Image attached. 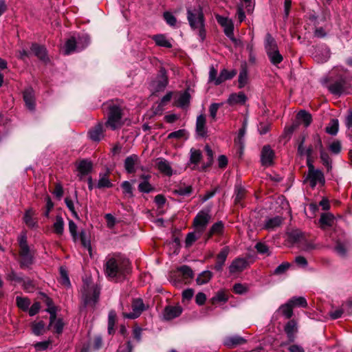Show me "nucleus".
Segmentation results:
<instances>
[{
    "label": "nucleus",
    "instance_id": "36",
    "mask_svg": "<svg viewBox=\"0 0 352 352\" xmlns=\"http://www.w3.org/2000/svg\"><path fill=\"white\" fill-rule=\"evenodd\" d=\"M76 38L77 40V51L82 50L89 44L90 39L89 36L86 34L78 35Z\"/></svg>",
    "mask_w": 352,
    "mask_h": 352
},
{
    "label": "nucleus",
    "instance_id": "13",
    "mask_svg": "<svg viewBox=\"0 0 352 352\" xmlns=\"http://www.w3.org/2000/svg\"><path fill=\"white\" fill-rule=\"evenodd\" d=\"M284 331L287 334L289 342H293L296 338V334L298 332V324L296 320H289L284 327Z\"/></svg>",
    "mask_w": 352,
    "mask_h": 352
},
{
    "label": "nucleus",
    "instance_id": "30",
    "mask_svg": "<svg viewBox=\"0 0 352 352\" xmlns=\"http://www.w3.org/2000/svg\"><path fill=\"white\" fill-rule=\"evenodd\" d=\"M21 257V265L28 267L32 263V256L30 252V249H21L19 252Z\"/></svg>",
    "mask_w": 352,
    "mask_h": 352
},
{
    "label": "nucleus",
    "instance_id": "18",
    "mask_svg": "<svg viewBox=\"0 0 352 352\" xmlns=\"http://www.w3.org/2000/svg\"><path fill=\"white\" fill-rule=\"evenodd\" d=\"M30 49L34 54L41 60L43 62L49 60L47 50L43 45H40L37 43H32Z\"/></svg>",
    "mask_w": 352,
    "mask_h": 352
},
{
    "label": "nucleus",
    "instance_id": "58",
    "mask_svg": "<svg viewBox=\"0 0 352 352\" xmlns=\"http://www.w3.org/2000/svg\"><path fill=\"white\" fill-rule=\"evenodd\" d=\"M201 236L195 232H189L186 237V247L191 246L194 242H195Z\"/></svg>",
    "mask_w": 352,
    "mask_h": 352
},
{
    "label": "nucleus",
    "instance_id": "14",
    "mask_svg": "<svg viewBox=\"0 0 352 352\" xmlns=\"http://www.w3.org/2000/svg\"><path fill=\"white\" fill-rule=\"evenodd\" d=\"M182 309L179 306H167L164 310L163 317L166 320H173L181 315Z\"/></svg>",
    "mask_w": 352,
    "mask_h": 352
},
{
    "label": "nucleus",
    "instance_id": "7",
    "mask_svg": "<svg viewBox=\"0 0 352 352\" xmlns=\"http://www.w3.org/2000/svg\"><path fill=\"white\" fill-rule=\"evenodd\" d=\"M218 23L223 28L225 34L234 43H236L237 40L234 36V24L231 19L220 15L216 16Z\"/></svg>",
    "mask_w": 352,
    "mask_h": 352
},
{
    "label": "nucleus",
    "instance_id": "42",
    "mask_svg": "<svg viewBox=\"0 0 352 352\" xmlns=\"http://www.w3.org/2000/svg\"><path fill=\"white\" fill-rule=\"evenodd\" d=\"M278 311L287 318L289 319L293 316V307L289 301L282 305Z\"/></svg>",
    "mask_w": 352,
    "mask_h": 352
},
{
    "label": "nucleus",
    "instance_id": "61",
    "mask_svg": "<svg viewBox=\"0 0 352 352\" xmlns=\"http://www.w3.org/2000/svg\"><path fill=\"white\" fill-rule=\"evenodd\" d=\"M60 275L61 283L69 287L70 285L69 278L67 276V270L63 267H60Z\"/></svg>",
    "mask_w": 352,
    "mask_h": 352
},
{
    "label": "nucleus",
    "instance_id": "16",
    "mask_svg": "<svg viewBox=\"0 0 352 352\" xmlns=\"http://www.w3.org/2000/svg\"><path fill=\"white\" fill-rule=\"evenodd\" d=\"M89 138L94 142H99L104 138L103 124L98 123L89 129L88 132Z\"/></svg>",
    "mask_w": 352,
    "mask_h": 352
},
{
    "label": "nucleus",
    "instance_id": "29",
    "mask_svg": "<svg viewBox=\"0 0 352 352\" xmlns=\"http://www.w3.org/2000/svg\"><path fill=\"white\" fill-rule=\"evenodd\" d=\"M297 122L303 124L305 127L309 126L312 121L311 116L305 110L300 111L296 116Z\"/></svg>",
    "mask_w": 352,
    "mask_h": 352
},
{
    "label": "nucleus",
    "instance_id": "55",
    "mask_svg": "<svg viewBox=\"0 0 352 352\" xmlns=\"http://www.w3.org/2000/svg\"><path fill=\"white\" fill-rule=\"evenodd\" d=\"M290 264L287 262L283 263L280 265H279L274 271L273 274L274 275H282L284 274L287 270L289 268Z\"/></svg>",
    "mask_w": 352,
    "mask_h": 352
},
{
    "label": "nucleus",
    "instance_id": "56",
    "mask_svg": "<svg viewBox=\"0 0 352 352\" xmlns=\"http://www.w3.org/2000/svg\"><path fill=\"white\" fill-rule=\"evenodd\" d=\"M121 187L123 190V193L126 195H128L129 197H133V188L131 184V183L128 181H124L122 183Z\"/></svg>",
    "mask_w": 352,
    "mask_h": 352
},
{
    "label": "nucleus",
    "instance_id": "50",
    "mask_svg": "<svg viewBox=\"0 0 352 352\" xmlns=\"http://www.w3.org/2000/svg\"><path fill=\"white\" fill-rule=\"evenodd\" d=\"M138 190L143 193H149L154 190V188L148 181H142L138 185Z\"/></svg>",
    "mask_w": 352,
    "mask_h": 352
},
{
    "label": "nucleus",
    "instance_id": "46",
    "mask_svg": "<svg viewBox=\"0 0 352 352\" xmlns=\"http://www.w3.org/2000/svg\"><path fill=\"white\" fill-rule=\"evenodd\" d=\"M32 329L36 336L43 335L45 332V323L43 321L34 322L32 324Z\"/></svg>",
    "mask_w": 352,
    "mask_h": 352
},
{
    "label": "nucleus",
    "instance_id": "37",
    "mask_svg": "<svg viewBox=\"0 0 352 352\" xmlns=\"http://www.w3.org/2000/svg\"><path fill=\"white\" fill-rule=\"evenodd\" d=\"M54 232L61 236L64 232V221L61 216L57 215L56 217L55 222L53 224Z\"/></svg>",
    "mask_w": 352,
    "mask_h": 352
},
{
    "label": "nucleus",
    "instance_id": "43",
    "mask_svg": "<svg viewBox=\"0 0 352 352\" xmlns=\"http://www.w3.org/2000/svg\"><path fill=\"white\" fill-rule=\"evenodd\" d=\"M239 87L243 88L248 82V69L245 65L241 67V71L239 75Z\"/></svg>",
    "mask_w": 352,
    "mask_h": 352
},
{
    "label": "nucleus",
    "instance_id": "20",
    "mask_svg": "<svg viewBox=\"0 0 352 352\" xmlns=\"http://www.w3.org/2000/svg\"><path fill=\"white\" fill-rule=\"evenodd\" d=\"M206 116L201 114L197 116L196 120V132L199 137H205L207 134V128L206 126Z\"/></svg>",
    "mask_w": 352,
    "mask_h": 352
},
{
    "label": "nucleus",
    "instance_id": "17",
    "mask_svg": "<svg viewBox=\"0 0 352 352\" xmlns=\"http://www.w3.org/2000/svg\"><path fill=\"white\" fill-rule=\"evenodd\" d=\"M225 231V225L222 221L213 223L207 232V238L210 239L214 235L223 236Z\"/></svg>",
    "mask_w": 352,
    "mask_h": 352
},
{
    "label": "nucleus",
    "instance_id": "48",
    "mask_svg": "<svg viewBox=\"0 0 352 352\" xmlns=\"http://www.w3.org/2000/svg\"><path fill=\"white\" fill-rule=\"evenodd\" d=\"M116 314L114 311H111L108 316V332L109 334L114 333V326L116 324Z\"/></svg>",
    "mask_w": 352,
    "mask_h": 352
},
{
    "label": "nucleus",
    "instance_id": "62",
    "mask_svg": "<svg viewBox=\"0 0 352 352\" xmlns=\"http://www.w3.org/2000/svg\"><path fill=\"white\" fill-rule=\"evenodd\" d=\"M142 328L140 327L139 326H135L133 329L132 336L138 343L140 342L142 340Z\"/></svg>",
    "mask_w": 352,
    "mask_h": 352
},
{
    "label": "nucleus",
    "instance_id": "22",
    "mask_svg": "<svg viewBox=\"0 0 352 352\" xmlns=\"http://www.w3.org/2000/svg\"><path fill=\"white\" fill-rule=\"evenodd\" d=\"M23 100L26 107L31 111L35 108L34 93L32 88H28L23 91Z\"/></svg>",
    "mask_w": 352,
    "mask_h": 352
},
{
    "label": "nucleus",
    "instance_id": "32",
    "mask_svg": "<svg viewBox=\"0 0 352 352\" xmlns=\"http://www.w3.org/2000/svg\"><path fill=\"white\" fill-rule=\"evenodd\" d=\"M92 169V164L90 161L83 160L78 165V170L82 175H86L90 173Z\"/></svg>",
    "mask_w": 352,
    "mask_h": 352
},
{
    "label": "nucleus",
    "instance_id": "39",
    "mask_svg": "<svg viewBox=\"0 0 352 352\" xmlns=\"http://www.w3.org/2000/svg\"><path fill=\"white\" fill-rule=\"evenodd\" d=\"M190 96L189 93L188 91H184L179 96L176 101V105L179 107L184 108L186 106H188L190 103Z\"/></svg>",
    "mask_w": 352,
    "mask_h": 352
},
{
    "label": "nucleus",
    "instance_id": "38",
    "mask_svg": "<svg viewBox=\"0 0 352 352\" xmlns=\"http://www.w3.org/2000/svg\"><path fill=\"white\" fill-rule=\"evenodd\" d=\"M45 303L47 306V308L46 311L50 314V324L52 325L54 323V320H55V314H56V309L53 305V302L52 299H50L49 297L45 296Z\"/></svg>",
    "mask_w": 352,
    "mask_h": 352
},
{
    "label": "nucleus",
    "instance_id": "9",
    "mask_svg": "<svg viewBox=\"0 0 352 352\" xmlns=\"http://www.w3.org/2000/svg\"><path fill=\"white\" fill-rule=\"evenodd\" d=\"M230 253V248L226 246L223 248L219 253L217 255L216 263L213 267V269L217 272H221L225 265L227 257Z\"/></svg>",
    "mask_w": 352,
    "mask_h": 352
},
{
    "label": "nucleus",
    "instance_id": "31",
    "mask_svg": "<svg viewBox=\"0 0 352 352\" xmlns=\"http://www.w3.org/2000/svg\"><path fill=\"white\" fill-rule=\"evenodd\" d=\"M153 40L155 42L156 45L160 47L166 48H171V43L166 38L164 34H157L153 36Z\"/></svg>",
    "mask_w": 352,
    "mask_h": 352
},
{
    "label": "nucleus",
    "instance_id": "60",
    "mask_svg": "<svg viewBox=\"0 0 352 352\" xmlns=\"http://www.w3.org/2000/svg\"><path fill=\"white\" fill-rule=\"evenodd\" d=\"M228 299V296L225 292H219L214 297H212V303L214 304L216 302H225Z\"/></svg>",
    "mask_w": 352,
    "mask_h": 352
},
{
    "label": "nucleus",
    "instance_id": "51",
    "mask_svg": "<svg viewBox=\"0 0 352 352\" xmlns=\"http://www.w3.org/2000/svg\"><path fill=\"white\" fill-rule=\"evenodd\" d=\"M16 305L19 308L23 311H26L30 305V300L27 298L17 296L16 298Z\"/></svg>",
    "mask_w": 352,
    "mask_h": 352
},
{
    "label": "nucleus",
    "instance_id": "28",
    "mask_svg": "<svg viewBox=\"0 0 352 352\" xmlns=\"http://www.w3.org/2000/svg\"><path fill=\"white\" fill-rule=\"evenodd\" d=\"M265 49L267 54L278 50L276 41L270 34H267L265 39Z\"/></svg>",
    "mask_w": 352,
    "mask_h": 352
},
{
    "label": "nucleus",
    "instance_id": "19",
    "mask_svg": "<svg viewBox=\"0 0 352 352\" xmlns=\"http://www.w3.org/2000/svg\"><path fill=\"white\" fill-rule=\"evenodd\" d=\"M34 211L30 208L25 212L23 216L24 223L28 228L31 229L38 228V221L37 219L34 217Z\"/></svg>",
    "mask_w": 352,
    "mask_h": 352
},
{
    "label": "nucleus",
    "instance_id": "8",
    "mask_svg": "<svg viewBox=\"0 0 352 352\" xmlns=\"http://www.w3.org/2000/svg\"><path fill=\"white\" fill-rule=\"evenodd\" d=\"M305 182H309L312 188H315L318 184L324 185L325 183L324 174L319 169L308 171L305 176Z\"/></svg>",
    "mask_w": 352,
    "mask_h": 352
},
{
    "label": "nucleus",
    "instance_id": "25",
    "mask_svg": "<svg viewBox=\"0 0 352 352\" xmlns=\"http://www.w3.org/2000/svg\"><path fill=\"white\" fill-rule=\"evenodd\" d=\"M160 76L159 79L156 82V91H163L168 83V76L166 75V72L164 69L162 68L160 71Z\"/></svg>",
    "mask_w": 352,
    "mask_h": 352
},
{
    "label": "nucleus",
    "instance_id": "40",
    "mask_svg": "<svg viewBox=\"0 0 352 352\" xmlns=\"http://www.w3.org/2000/svg\"><path fill=\"white\" fill-rule=\"evenodd\" d=\"M190 163L197 165L202 158L201 151L192 148L190 151Z\"/></svg>",
    "mask_w": 352,
    "mask_h": 352
},
{
    "label": "nucleus",
    "instance_id": "45",
    "mask_svg": "<svg viewBox=\"0 0 352 352\" xmlns=\"http://www.w3.org/2000/svg\"><path fill=\"white\" fill-rule=\"evenodd\" d=\"M270 62L273 65H278L283 61V56L280 54L279 50H275L267 54Z\"/></svg>",
    "mask_w": 352,
    "mask_h": 352
},
{
    "label": "nucleus",
    "instance_id": "54",
    "mask_svg": "<svg viewBox=\"0 0 352 352\" xmlns=\"http://www.w3.org/2000/svg\"><path fill=\"white\" fill-rule=\"evenodd\" d=\"M64 323L62 320V319L56 318V314H55V320H54V323L52 325L50 324V327H52L54 328V331L57 333H60L63 331Z\"/></svg>",
    "mask_w": 352,
    "mask_h": 352
},
{
    "label": "nucleus",
    "instance_id": "63",
    "mask_svg": "<svg viewBox=\"0 0 352 352\" xmlns=\"http://www.w3.org/2000/svg\"><path fill=\"white\" fill-rule=\"evenodd\" d=\"M6 278L15 283H22L23 281V278L12 270L7 274Z\"/></svg>",
    "mask_w": 352,
    "mask_h": 352
},
{
    "label": "nucleus",
    "instance_id": "27",
    "mask_svg": "<svg viewBox=\"0 0 352 352\" xmlns=\"http://www.w3.org/2000/svg\"><path fill=\"white\" fill-rule=\"evenodd\" d=\"M236 74L237 72L235 69L228 71L226 69H223L221 71L219 76H218V79L217 80L216 82V85H219L227 80L232 79L236 75Z\"/></svg>",
    "mask_w": 352,
    "mask_h": 352
},
{
    "label": "nucleus",
    "instance_id": "33",
    "mask_svg": "<svg viewBox=\"0 0 352 352\" xmlns=\"http://www.w3.org/2000/svg\"><path fill=\"white\" fill-rule=\"evenodd\" d=\"M77 40L76 36H72L65 43V54L68 55L75 51H77Z\"/></svg>",
    "mask_w": 352,
    "mask_h": 352
},
{
    "label": "nucleus",
    "instance_id": "59",
    "mask_svg": "<svg viewBox=\"0 0 352 352\" xmlns=\"http://www.w3.org/2000/svg\"><path fill=\"white\" fill-rule=\"evenodd\" d=\"M112 186V184L111 183L109 178L107 177V175H104L102 176L100 179L98 180L97 187L98 188H110Z\"/></svg>",
    "mask_w": 352,
    "mask_h": 352
},
{
    "label": "nucleus",
    "instance_id": "57",
    "mask_svg": "<svg viewBox=\"0 0 352 352\" xmlns=\"http://www.w3.org/2000/svg\"><path fill=\"white\" fill-rule=\"evenodd\" d=\"M334 249L339 256L342 257L346 256L347 249L344 243L341 242H337Z\"/></svg>",
    "mask_w": 352,
    "mask_h": 352
},
{
    "label": "nucleus",
    "instance_id": "34",
    "mask_svg": "<svg viewBox=\"0 0 352 352\" xmlns=\"http://www.w3.org/2000/svg\"><path fill=\"white\" fill-rule=\"evenodd\" d=\"M319 222L322 229L326 227L331 226L333 222V216L330 213H323L321 214Z\"/></svg>",
    "mask_w": 352,
    "mask_h": 352
},
{
    "label": "nucleus",
    "instance_id": "10",
    "mask_svg": "<svg viewBox=\"0 0 352 352\" xmlns=\"http://www.w3.org/2000/svg\"><path fill=\"white\" fill-rule=\"evenodd\" d=\"M248 265V260L245 258H236L232 261L229 266V272L231 274L239 273L244 270Z\"/></svg>",
    "mask_w": 352,
    "mask_h": 352
},
{
    "label": "nucleus",
    "instance_id": "15",
    "mask_svg": "<svg viewBox=\"0 0 352 352\" xmlns=\"http://www.w3.org/2000/svg\"><path fill=\"white\" fill-rule=\"evenodd\" d=\"M274 153L270 146H264L261 151V163L263 166H269L272 164Z\"/></svg>",
    "mask_w": 352,
    "mask_h": 352
},
{
    "label": "nucleus",
    "instance_id": "4",
    "mask_svg": "<svg viewBox=\"0 0 352 352\" xmlns=\"http://www.w3.org/2000/svg\"><path fill=\"white\" fill-rule=\"evenodd\" d=\"M187 19L192 29L195 30L198 26L203 25L204 23V16L201 6L197 8H187Z\"/></svg>",
    "mask_w": 352,
    "mask_h": 352
},
{
    "label": "nucleus",
    "instance_id": "12",
    "mask_svg": "<svg viewBox=\"0 0 352 352\" xmlns=\"http://www.w3.org/2000/svg\"><path fill=\"white\" fill-rule=\"evenodd\" d=\"M140 164V158L137 155H131L128 156L124 160V168L127 173H135L137 167Z\"/></svg>",
    "mask_w": 352,
    "mask_h": 352
},
{
    "label": "nucleus",
    "instance_id": "24",
    "mask_svg": "<svg viewBox=\"0 0 352 352\" xmlns=\"http://www.w3.org/2000/svg\"><path fill=\"white\" fill-rule=\"evenodd\" d=\"M156 166L161 173L168 176L172 175L173 170L167 160L163 158H157Z\"/></svg>",
    "mask_w": 352,
    "mask_h": 352
},
{
    "label": "nucleus",
    "instance_id": "44",
    "mask_svg": "<svg viewBox=\"0 0 352 352\" xmlns=\"http://www.w3.org/2000/svg\"><path fill=\"white\" fill-rule=\"evenodd\" d=\"M212 277V273L210 271L206 270L201 272L197 278V283L198 285H204L209 282Z\"/></svg>",
    "mask_w": 352,
    "mask_h": 352
},
{
    "label": "nucleus",
    "instance_id": "23",
    "mask_svg": "<svg viewBox=\"0 0 352 352\" xmlns=\"http://www.w3.org/2000/svg\"><path fill=\"white\" fill-rule=\"evenodd\" d=\"M247 100V97L243 92L234 93L230 95L227 102L232 106L235 104H243Z\"/></svg>",
    "mask_w": 352,
    "mask_h": 352
},
{
    "label": "nucleus",
    "instance_id": "6",
    "mask_svg": "<svg viewBox=\"0 0 352 352\" xmlns=\"http://www.w3.org/2000/svg\"><path fill=\"white\" fill-rule=\"evenodd\" d=\"M132 311L126 313L123 311L122 316L124 318L135 319L138 318L142 313L146 310V307L142 298H134L131 303Z\"/></svg>",
    "mask_w": 352,
    "mask_h": 352
},
{
    "label": "nucleus",
    "instance_id": "11",
    "mask_svg": "<svg viewBox=\"0 0 352 352\" xmlns=\"http://www.w3.org/2000/svg\"><path fill=\"white\" fill-rule=\"evenodd\" d=\"M346 89V82L344 78L340 77L337 80L331 83L329 89L334 95L340 96L345 91Z\"/></svg>",
    "mask_w": 352,
    "mask_h": 352
},
{
    "label": "nucleus",
    "instance_id": "35",
    "mask_svg": "<svg viewBox=\"0 0 352 352\" xmlns=\"http://www.w3.org/2000/svg\"><path fill=\"white\" fill-rule=\"evenodd\" d=\"M192 192L191 186H179L177 188L173 189L172 192L173 195L179 196H188Z\"/></svg>",
    "mask_w": 352,
    "mask_h": 352
},
{
    "label": "nucleus",
    "instance_id": "47",
    "mask_svg": "<svg viewBox=\"0 0 352 352\" xmlns=\"http://www.w3.org/2000/svg\"><path fill=\"white\" fill-rule=\"evenodd\" d=\"M320 157L322 162V164L327 167V171L331 170V160L329 154L324 150H322L320 152Z\"/></svg>",
    "mask_w": 352,
    "mask_h": 352
},
{
    "label": "nucleus",
    "instance_id": "49",
    "mask_svg": "<svg viewBox=\"0 0 352 352\" xmlns=\"http://www.w3.org/2000/svg\"><path fill=\"white\" fill-rule=\"evenodd\" d=\"M338 120H331L329 125L326 128L327 133L332 135H336L338 131Z\"/></svg>",
    "mask_w": 352,
    "mask_h": 352
},
{
    "label": "nucleus",
    "instance_id": "5",
    "mask_svg": "<svg viewBox=\"0 0 352 352\" xmlns=\"http://www.w3.org/2000/svg\"><path fill=\"white\" fill-rule=\"evenodd\" d=\"M100 288L96 285H87L83 287L82 300L85 306L94 307L98 301Z\"/></svg>",
    "mask_w": 352,
    "mask_h": 352
},
{
    "label": "nucleus",
    "instance_id": "52",
    "mask_svg": "<svg viewBox=\"0 0 352 352\" xmlns=\"http://www.w3.org/2000/svg\"><path fill=\"white\" fill-rule=\"evenodd\" d=\"M288 237L292 243H296L302 238V233L298 230H294L288 232Z\"/></svg>",
    "mask_w": 352,
    "mask_h": 352
},
{
    "label": "nucleus",
    "instance_id": "3",
    "mask_svg": "<svg viewBox=\"0 0 352 352\" xmlns=\"http://www.w3.org/2000/svg\"><path fill=\"white\" fill-rule=\"evenodd\" d=\"M211 218L212 215L209 209L201 210L197 214L193 219V227L197 234L201 236L210 223Z\"/></svg>",
    "mask_w": 352,
    "mask_h": 352
},
{
    "label": "nucleus",
    "instance_id": "53",
    "mask_svg": "<svg viewBox=\"0 0 352 352\" xmlns=\"http://www.w3.org/2000/svg\"><path fill=\"white\" fill-rule=\"evenodd\" d=\"M184 279L192 278L193 276L192 270L187 265H183L178 269Z\"/></svg>",
    "mask_w": 352,
    "mask_h": 352
},
{
    "label": "nucleus",
    "instance_id": "64",
    "mask_svg": "<svg viewBox=\"0 0 352 352\" xmlns=\"http://www.w3.org/2000/svg\"><path fill=\"white\" fill-rule=\"evenodd\" d=\"M133 349V346L132 345L131 342L129 340L126 343L120 344L117 352H132Z\"/></svg>",
    "mask_w": 352,
    "mask_h": 352
},
{
    "label": "nucleus",
    "instance_id": "26",
    "mask_svg": "<svg viewBox=\"0 0 352 352\" xmlns=\"http://www.w3.org/2000/svg\"><path fill=\"white\" fill-rule=\"evenodd\" d=\"M283 223V218L276 216L266 219L264 228L267 230H272L279 227Z\"/></svg>",
    "mask_w": 352,
    "mask_h": 352
},
{
    "label": "nucleus",
    "instance_id": "41",
    "mask_svg": "<svg viewBox=\"0 0 352 352\" xmlns=\"http://www.w3.org/2000/svg\"><path fill=\"white\" fill-rule=\"evenodd\" d=\"M288 301L293 308L294 307H307V306L306 299L302 296H294L290 298Z\"/></svg>",
    "mask_w": 352,
    "mask_h": 352
},
{
    "label": "nucleus",
    "instance_id": "2",
    "mask_svg": "<svg viewBox=\"0 0 352 352\" xmlns=\"http://www.w3.org/2000/svg\"><path fill=\"white\" fill-rule=\"evenodd\" d=\"M123 106L121 103L111 102L108 104L107 120L105 123L107 127L111 130H116L120 128L122 124Z\"/></svg>",
    "mask_w": 352,
    "mask_h": 352
},
{
    "label": "nucleus",
    "instance_id": "21",
    "mask_svg": "<svg viewBox=\"0 0 352 352\" xmlns=\"http://www.w3.org/2000/svg\"><path fill=\"white\" fill-rule=\"evenodd\" d=\"M245 342L246 340L239 336H232L226 337L223 340V344L229 348H234L245 344Z\"/></svg>",
    "mask_w": 352,
    "mask_h": 352
},
{
    "label": "nucleus",
    "instance_id": "1",
    "mask_svg": "<svg viewBox=\"0 0 352 352\" xmlns=\"http://www.w3.org/2000/svg\"><path fill=\"white\" fill-rule=\"evenodd\" d=\"M103 267L105 275L116 280L124 278L131 270L129 261L117 254H109Z\"/></svg>",
    "mask_w": 352,
    "mask_h": 352
}]
</instances>
